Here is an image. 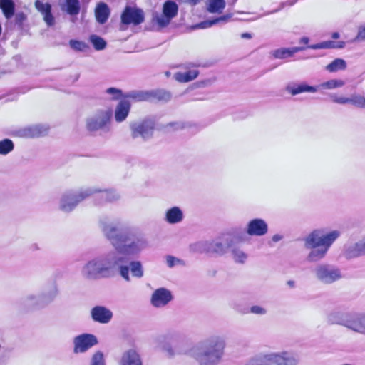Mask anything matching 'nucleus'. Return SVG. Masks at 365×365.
Returning a JSON list of instances; mask_svg holds the SVG:
<instances>
[{"instance_id": "24", "label": "nucleus", "mask_w": 365, "mask_h": 365, "mask_svg": "<svg viewBox=\"0 0 365 365\" xmlns=\"http://www.w3.org/2000/svg\"><path fill=\"white\" fill-rule=\"evenodd\" d=\"M120 365H143V361L138 351L131 349L123 353Z\"/></svg>"}, {"instance_id": "41", "label": "nucleus", "mask_w": 365, "mask_h": 365, "mask_svg": "<svg viewBox=\"0 0 365 365\" xmlns=\"http://www.w3.org/2000/svg\"><path fill=\"white\" fill-rule=\"evenodd\" d=\"M232 17V14H225L212 20L205 21L200 24L201 28L212 26L220 22H227Z\"/></svg>"}, {"instance_id": "46", "label": "nucleus", "mask_w": 365, "mask_h": 365, "mask_svg": "<svg viewBox=\"0 0 365 365\" xmlns=\"http://www.w3.org/2000/svg\"><path fill=\"white\" fill-rule=\"evenodd\" d=\"M272 56L275 58L284 59L291 57L289 48H282L272 51Z\"/></svg>"}, {"instance_id": "60", "label": "nucleus", "mask_w": 365, "mask_h": 365, "mask_svg": "<svg viewBox=\"0 0 365 365\" xmlns=\"http://www.w3.org/2000/svg\"><path fill=\"white\" fill-rule=\"evenodd\" d=\"M282 239V236L279 234L274 235L272 237V241L274 242H279Z\"/></svg>"}, {"instance_id": "15", "label": "nucleus", "mask_w": 365, "mask_h": 365, "mask_svg": "<svg viewBox=\"0 0 365 365\" xmlns=\"http://www.w3.org/2000/svg\"><path fill=\"white\" fill-rule=\"evenodd\" d=\"M246 232L250 236H263L268 232V225L263 219L255 218L247 223Z\"/></svg>"}, {"instance_id": "37", "label": "nucleus", "mask_w": 365, "mask_h": 365, "mask_svg": "<svg viewBox=\"0 0 365 365\" xmlns=\"http://www.w3.org/2000/svg\"><path fill=\"white\" fill-rule=\"evenodd\" d=\"M225 0H208L207 10L210 13H218L222 12L225 7Z\"/></svg>"}, {"instance_id": "11", "label": "nucleus", "mask_w": 365, "mask_h": 365, "mask_svg": "<svg viewBox=\"0 0 365 365\" xmlns=\"http://www.w3.org/2000/svg\"><path fill=\"white\" fill-rule=\"evenodd\" d=\"M178 11V6L175 1H166L163 6V14L158 15L156 14L153 17L157 24L161 27L167 26L170 21L177 16Z\"/></svg>"}, {"instance_id": "40", "label": "nucleus", "mask_w": 365, "mask_h": 365, "mask_svg": "<svg viewBox=\"0 0 365 365\" xmlns=\"http://www.w3.org/2000/svg\"><path fill=\"white\" fill-rule=\"evenodd\" d=\"M235 309L241 312V313H248V312H251L252 314H259V315H264L267 313V310L266 309H264V307H260V306H258V305H255V306H252L250 310L247 309V308H245V309H241L240 307H238L237 306H235Z\"/></svg>"}, {"instance_id": "57", "label": "nucleus", "mask_w": 365, "mask_h": 365, "mask_svg": "<svg viewBox=\"0 0 365 365\" xmlns=\"http://www.w3.org/2000/svg\"><path fill=\"white\" fill-rule=\"evenodd\" d=\"M288 48L289 50V53H290L291 56H292L294 53H296L297 52L302 51L306 49V48L303 47V46H295V47Z\"/></svg>"}, {"instance_id": "27", "label": "nucleus", "mask_w": 365, "mask_h": 365, "mask_svg": "<svg viewBox=\"0 0 365 365\" xmlns=\"http://www.w3.org/2000/svg\"><path fill=\"white\" fill-rule=\"evenodd\" d=\"M95 16L96 21L99 24H105L110 16V9L108 6L104 2L98 4L95 9Z\"/></svg>"}, {"instance_id": "59", "label": "nucleus", "mask_w": 365, "mask_h": 365, "mask_svg": "<svg viewBox=\"0 0 365 365\" xmlns=\"http://www.w3.org/2000/svg\"><path fill=\"white\" fill-rule=\"evenodd\" d=\"M9 360V357L5 354H1L0 356V365H6Z\"/></svg>"}, {"instance_id": "26", "label": "nucleus", "mask_w": 365, "mask_h": 365, "mask_svg": "<svg viewBox=\"0 0 365 365\" xmlns=\"http://www.w3.org/2000/svg\"><path fill=\"white\" fill-rule=\"evenodd\" d=\"M349 329L355 332L365 334V314L354 313Z\"/></svg>"}, {"instance_id": "16", "label": "nucleus", "mask_w": 365, "mask_h": 365, "mask_svg": "<svg viewBox=\"0 0 365 365\" xmlns=\"http://www.w3.org/2000/svg\"><path fill=\"white\" fill-rule=\"evenodd\" d=\"M173 299L171 292L165 288L157 289L152 294L151 304L155 307H163Z\"/></svg>"}, {"instance_id": "14", "label": "nucleus", "mask_w": 365, "mask_h": 365, "mask_svg": "<svg viewBox=\"0 0 365 365\" xmlns=\"http://www.w3.org/2000/svg\"><path fill=\"white\" fill-rule=\"evenodd\" d=\"M75 353H83L98 344L97 338L91 334H82L73 339Z\"/></svg>"}, {"instance_id": "13", "label": "nucleus", "mask_w": 365, "mask_h": 365, "mask_svg": "<svg viewBox=\"0 0 365 365\" xmlns=\"http://www.w3.org/2000/svg\"><path fill=\"white\" fill-rule=\"evenodd\" d=\"M233 243V237L230 233H225L218 238L210 241V254H224Z\"/></svg>"}, {"instance_id": "17", "label": "nucleus", "mask_w": 365, "mask_h": 365, "mask_svg": "<svg viewBox=\"0 0 365 365\" xmlns=\"http://www.w3.org/2000/svg\"><path fill=\"white\" fill-rule=\"evenodd\" d=\"M353 314L352 312L333 311L328 314L327 321L329 324H339L349 329Z\"/></svg>"}, {"instance_id": "53", "label": "nucleus", "mask_w": 365, "mask_h": 365, "mask_svg": "<svg viewBox=\"0 0 365 365\" xmlns=\"http://www.w3.org/2000/svg\"><path fill=\"white\" fill-rule=\"evenodd\" d=\"M43 19L48 26H52L54 24V17L51 13V9L47 11V13L43 14Z\"/></svg>"}, {"instance_id": "51", "label": "nucleus", "mask_w": 365, "mask_h": 365, "mask_svg": "<svg viewBox=\"0 0 365 365\" xmlns=\"http://www.w3.org/2000/svg\"><path fill=\"white\" fill-rule=\"evenodd\" d=\"M91 365H106L102 352L97 351L93 354Z\"/></svg>"}, {"instance_id": "20", "label": "nucleus", "mask_w": 365, "mask_h": 365, "mask_svg": "<svg viewBox=\"0 0 365 365\" xmlns=\"http://www.w3.org/2000/svg\"><path fill=\"white\" fill-rule=\"evenodd\" d=\"M94 192L91 195H95L96 200H98L96 202L97 205H101L104 202H111L118 200L120 197L119 195L113 190H98L96 188H91Z\"/></svg>"}, {"instance_id": "8", "label": "nucleus", "mask_w": 365, "mask_h": 365, "mask_svg": "<svg viewBox=\"0 0 365 365\" xmlns=\"http://www.w3.org/2000/svg\"><path fill=\"white\" fill-rule=\"evenodd\" d=\"M113 112L111 110H100L87 119L86 127L89 131L107 130L110 124Z\"/></svg>"}, {"instance_id": "50", "label": "nucleus", "mask_w": 365, "mask_h": 365, "mask_svg": "<svg viewBox=\"0 0 365 365\" xmlns=\"http://www.w3.org/2000/svg\"><path fill=\"white\" fill-rule=\"evenodd\" d=\"M106 93L107 94L111 95L113 100H118L124 96L123 91L120 89L113 87L106 89Z\"/></svg>"}, {"instance_id": "36", "label": "nucleus", "mask_w": 365, "mask_h": 365, "mask_svg": "<svg viewBox=\"0 0 365 365\" xmlns=\"http://www.w3.org/2000/svg\"><path fill=\"white\" fill-rule=\"evenodd\" d=\"M190 250L195 253H210V241H199L190 245Z\"/></svg>"}, {"instance_id": "4", "label": "nucleus", "mask_w": 365, "mask_h": 365, "mask_svg": "<svg viewBox=\"0 0 365 365\" xmlns=\"http://www.w3.org/2000/svg\"><path fill=\"white\" fill-rule=\"evenodd\" d=\"M339 235L337 230L326 232L323 229H316L311 232L303 240L304 247L312 250L307 255V260L315 262L322 259Z\"/></svg>"}, {"instance_id": "56", "label": "nucleus", "mask_w": 365, "mask_h": 365, "mask_svg": "<svg viewBox=\"0 0 365 365\" xmlns=\"http://www.w3.org/2000/svg\"><path fill=\"white\" fill-rule=\"evenodd\" d=\"M297 1L298 0H288L287 1L282 2L279 5V9H277L275 11H278L282 9L283 8H284L285 6H292L294 5Z\"/></svg>"}, {"instance_id": "58", "label": "nucleus", "mask_w": 365, "mask_h": 365, "mask_svg": "<svg viewBox=\"0 0 365 365\" xmlns=\"http://www.w3.org/2000/svg\"><path fill=\"white\" fill-rule=\"evenodd\" d=\"M166 127L172 128L174 130H177V129L183 128V126L180 123H170L168 124Z\"/></svg>"}, {"instance_id": "38", "label": "nucleus", "mask_w": 365, "mask_h": 365, "mask_svg": "<svg viewBox=\"0 0 365 365\" xmlns=\"http://www.w3.org/2000/svg\"><path fill=\"white\" fill-rule=\"evenodd\" d=\"M346 68V62L341 58H336L326 66V69L329 72H336Z\"/></svg>"}, {"instance_id": "3", "label": "nucleus", "mask_w": 365, "mask_h": 365, "mask_svg": "<svg viewBox=\"0 0 365 365\" xmlns=\"http://www.w3.org/2000/svg\"><path fill=\"white\" fill-rule=\"evenodd\" d=\"M225 348V339L214 335L195 347L192 356L198 365H218L224 356Z\"/></svg>"}, {"instance_id": "63", "label": "nucleus", "mask_w": 365, "mask_h": 365, "mask_svg": "<svg viewBox=\"0 0 365 365\" xmlns=\"http://www.w3.org/2000/svg\"><path fill=\"white\" fill-rule=\"evenodd\" d=\"M340 36L338 32H334L332 34H331V37L332 38L334 39H337L339 38Z\"/></svg>"}, {"instance_id": "35", "label": "nucleus", "mask_w": 365, "mask_h": 365, "mask_svg": "<svg viewBox=\"0 0 365 365\" xmlns=\"http://www.w3.org/2000/svg\"><path fill=\"white\" fill-rule=\"evenodd\" d=\"M123 98L135 101H149L148 91H131L124 93Z\"/></svg>"}, {"instance_id": "9", "label": "nucleus", "mask_w": 365, "mask_h": 365, "mask_svg": "<svg viewBox=\"0 0 365 365\" xmlns=\"http://www.w3.org/2000/svg\"><path fill=\"white\" fill-rule=\"evenodd\" d=\"M161 349L170 358L176 355L185 354L187 352V344L183 340H178L176 337L168 336L164 337L161 342Z\"/></svg>"}, {"instance_id": "31", "label": "nucleus", "mask_w": 365, "mask_h": 365, "mask_svg": "<svg viewBox=\"0 0 365 365\" xmlns=\"http://www.w3.org/2000/svg\"><path fill=\"white\" fill-rule=\"evenodd\" d=\"M58 294V289L56 284H53L49 289L39 294L43 307L52 302Z\"/></svg>"}, {"instance_id": "2", "label": "nucleus", "mask_w": 365, "mask_h": 365, "mask_svg": "<svg viewBox=\"0 0 365 365\" xmlns=\"http://www.w3.org/2000/svg\"><path fill=\"white\" fill-rule=\"evenodd\" d=\"M128 259L113 250L88 260L81 269L83 277L88 280H98L113 276V269L117 267L120 275L126 282H130L128 269L125 264Z\"/></svg>"}, {"instance_id": "44", "label": "nucleus", "mask_w": 365, "mask_h": 365, "mask_svg": "<svg viewBox=\"0 0 365 365\" xmlns=\"http://www.w3.org/2000/svg\"><path fill=\"white\" fill-rule=\"evenodd\" d=\"M69 45L71 48L77 51H86L89 48L86 43L77 40H71Z\"/></svg>"}, {"instance_id": "21", "label": "nucleus", "mask_w": 365, "mask_h": 365, "mask_svg": "<svg viewBox=\"0 0 365 365\" xmlns=\"http://www.w3.org/2000/svg\"><path fill=\"white\" fill-rule=\"evenodd\" d=\"M344 255L347 259L365 255V240L346 245L344 248Z\"/></svg>"}, {"instance_id": "54", "label": "nucleus", "mask_w": 365, "mask_h": 365, "mask_svg": "<svg viewBox=\"0 0 365 365\" xmlns=\"http://www.w3.org/2000/svg\"><path fill=\"white\" fill-rule=\"evenodd\" d=\"M356 41H365V26L359 28L358 34L356 36Z\"/></svg>"}, {"instance_id": "18", "label": "nucleus", "mask_w": 365, "mask_h": 365, "mask_svg": "<svg viewBox=\"0 0 365 365\" xmlns=\"http://www.w3.org/2000/svg\"><path fill=\"white\" fill-rule=\"evenodd\" d=\"M91 314L94 322L101 324L108 323L113 317V312L109 309L103 306L94 307L91 311Z\"/></svg>"}, {"instance_id": "7", "label": "nucleus", "mask_w": 365, "mask_h": 365, "mask_svg": "<svg viewBox=\"0 0 365 365\" xmlns=\"http://www.w3.org/2000/svg\"><path fill=\"white\" fill-rule=\"evenodd\" d=\"M313 273L315 278L324 284H333L343 277L339 268L327 263L317 264L313 269Z\"/></svg>"}, {"instance_id": "39", "label": "nucleus", "mask_w": 365, "mask_h": 365, "mask_svg": "<svg viewBox=\"0 0 365 365\" xmlns=\"http://www.w3.org/2000/svg\"><path fill=\"white\" fill-rule=\"evenodd\" d=\"M14 148L13 141L9 138L0 141V155H6L11 153Z\"/></svg>"}, {"instance_id": "25", "label": "nucleus", "mask_w": 365, "mask_h": 365, "mask_svg": "<svg viewBox=\"0 0 365 365\" xmlns=\"http://www.w3.org/2000/svg\"><path fill=\"white\" fill-rule=\"evenodd\" d=\"M165 219L169 224H178L183 220L184 214L179 207L175 206L166 211Z\"/></svg>"}, {"instance_id": "45", "label": "nucleus", "mask_w": 365, "mask_h": 365, "mask_svg": "<svg viewBox=\"0 0 365 365\" xmlns=\"http://www.w3.org/2000/svg\"><path fill=\"white\" fill-rule=\"evenodd\" d=\"M27 20V16L24 12H18L15 14V24L21 30L24 29V22Z\"/></svg>"}, {"instance_id": "30", "label": "nucleus", "mask_w": 365, "mask_h": 365, "mask_svg": "<svg viewBox=\"0 0 365 365\" xmlns=\"http://www.w3.org/2000/svg\"><path fill=\"white\" fill-rule=\"evenodd\" d=\"M345 46L344 41H326L319 43L309 45L307 46L312 49H328V48H343Z\"/></svg>"}, {"instance_id": "34", "label": "nucleus", "mask_w": 365, "mask_h": 365, "mask_svg": "<svg viewBox=\"0 0 365 365\" xmlns=\"http://www.w3.org/2000/svg\"><path fill=\"white\" fill-rule=\"evenodd\" d=\"M199 71L196 69L190 70L186 72H177L174 78L179 82H189L197 77Z\"/></svg>"}, {"instance_id": "61", "label": "nucleus", "mask_w": 365, "mask_h": 365, "mask_svg": "<svg viewBox=\"0 0 365 365\" xmlns=\"http://www.w3.org/2000/svg\"><path fill=\"white\" fill-rule=\"evenodd\" d=\"M309 42V38L308 37H302V38H300L299 40V43H303V44H308V43Z\"/></svg>"}, {"instance_id": "42", "label": "nucleus", "mask_w": 365, "mask_h": 365, "mask_svg": "<svg viewBox=\"0 0 365 365\" xmlns=\"http://www.w3.org/2000/svg\"><path fill=\"white\" fill-rule=\"evenodd\" d=\"M89 39L91 43L93 44L94 48L97 51L103 50L106 46V41L103 38L97 35H91Z\"/></svg>"}, {"instance_id": "48", "label": "nucleus", "mask_w": 365, "mask_h": 365, "mask_svg": "<svg viewBox=\"0 0 365 365\" xmlns=\"http://www.w3.org/2000/svg\"><path fill=\"white\" fill-rule=\"evenodd\" d=\"M36 9L43 15L47 13V11L51 9V5L49 3L43 4L40 0H36L34 3Z\"/></svg>"}, {"instance_id": "5", "label": "nucleus", "mask_w": 365, "mask_h": 365, "mask_svg": "<svg viewBox=\"0 0 365 365\" xmlns=\"http://www.w3.org/2000/svg\"><path fill=\"white\" fill-rule=\"evenodd\" d=\"M297 356L287 351L259 353L251 357L245 365H297Z\"/></svg>"}, {"instance_id": "49", "label": "nucleus", "mask_w": 365, "mask_h": 365, "mask_svg": "<svg viewBox=\"0 0 365 365\" xmlns=\"http://www.w3.org/2000/svg\"><path fill=\"white\" fill-rule=\"evenodd\" d=\"M233 257L235 260L237 262L244 263L246 260L247 255L240 249H234L232 250Z\"/></svg>"}, {"instance_id": "32", "label": "nucleus", "mask_w": 365, "mask_h": 365, "mask_svg": "<svg viewBox=\"0 0 365 365\" xmlns=\"http://www.w3.org/2000/svg\"><path fill=\"white\" fill-rule=\"evenodd\" d=\"M0 9L7 19L14 15L15 4L13 0H0Z\"/></svg>"}, {"instance_id": "23", "label": "nucleus", "mask_w": 365, "mask_h": 365, "mask_svg": "<svg viewBox=\"0 0 365 365\" xmlns=\"http://www.w3.org/2000/svg\"><path fill=\"white\" fill-rule=\"evenodd\" d=\"M319 88V86H309L305 83H297L292 82L286 86V91L292 96H296L304 92L315 93Z\"/></svg>"}, {"instance_id": "52", "label": "nucleus", "mask_w": 365, "mask_h": 365, "mask_svg": "<svg viewBox=\"0 0 365 365\" xmlns=\"http://www.w3.org/2000/svg\"><path fill=\"white\" fill-rule=\"evenodd\" d=\"M331 100L333 102L339 103V104H346V103H350L351 102V97L346 98V97H342V96H337L335 95L331 96Z\"/></svg>"}, {"instance_id": "12", "label": "nucleus", "mask_w": 365, "mask_h": 365, "mask_svg": "<svg viewBox=\"0 0 365 365\" xmlns=\"http://www.w3.org/2000/svg\"><path fill=\"white\" fill-rule=\"evenodd\" d=\"M145 21L144 12L141 9L127 6L121 14V24L138 26Z\"/></svg>"}, {"instance_id": "33", "label": "nucleus", "mask_w": 365, "mask_h": 365, "mask_svg": "<svg viewBox=\"0 0 365 365\" xmlns=\"http://www.w3.org/2000/svg\"><path fill=\"white\" fill-rule=\"evenodd\" d=\"M171 95L169 92L165 90H151L148 91V99L149 101L155 100L168 101L170 99Z\"/></svg>"}, {"instance_id": "19", "label": "nucleus", "mask_w": 365, "mask_h": 365, "mask_svg": "<svg viewBox=\"0 0 365 365\" xmlns=\"http://www.w3.org/2000/svg\"><path fill=\"white\" fill-rule=\"evenodd\" d=\"M19 307L25 310H31L36 309L43 308L39 294H30L22 298L19 301Z\"/></svg>"}, {"instance_id": "43", "label": "nucleus", "mask_w": 365, "mask_h": 365, "mask_svg": "<svg viewBox=\"0 0 365 365\" xmlns=\"http://www.w3.org/2000/svg\"><path fill=\"white\" fill-rule=\"evenodd\" d=\"M344 85V82L342 80L337 79H331L327 81L326 82L322 83L319 85V87H322L325 89H334L339 87H342Z\"/></svg>"}, {"instance_id": "6", "label": "nucleus", "mask_w": 365, "mask_h": 365, "mask_svg": "<svg viewBox=\"0 0 365 365\" xmlns=\"http://www.w3.org/2000/svg\"><path fill=\"white\" fill-rule=\"evenodd\" d=\"M94 192L91 187L81 189L78 191H68L63 193L60 200V210L70 212L74 210L79 202L91 196Z\"/></svg>"}, {"instance_id": "47", "label": "nucleus", "mask_w": 365, "mask_h": 365, "mask_svg": "<svg viewBox=\"0 0 365 365\" xmlns=\"http://www.w3.org/2000/svg\"><path fill=\"white\" fill-rule=\"evenodd\" d=\"M350 103L356 107L365 108V98L360 95H353L351 96Z\"/></svg>"}, {"instance_id": "29", "label": "nucleus", "mask_w": 365, "mask_h": 365, "mask_svg": "<svg viewBox=\"0 0 365 365\" xmlns=\"http://www.w3.org/2000/svg\"><path fill=\"white\" fill-rule=\"evenodd\" d=\"M61 9L69 15L76 16L79 14L81 10L80 1L65 0V3L61 5Z\"/></svg>"}, {"instance_id": "10", "label": "nucleus", "mask_w": 365, "mask_h": 365, "mask_svg": "<svg viewBox=\"0 0 365 365\" xmlns=\"http://www.w3.org/2000/svg\"><path fill=\"white\" fill-rule=\"evenodd\" d=\"M155 128V121L150 118H146L138 123L130 124L131 135L133 138L141 137L147 140L152 137Z\"/></svg>"}, {"instance_id": "64", "label": "nucleus", "mask_w": 365, "mask_h": 365, "mask_svg": "<svg viewBox=\"0 0 365 365\" xmlns=\"http://www.w3.org/2000/svg\"><path fill=\"white\" fill-rule=\"evenodd\" d=\"M287 284L289 287H293L294 286V282L292 281V280H289V281L287 282Z\"/></svg>"}, {"instance_id": "1", "label": "nucleus", "mask_w": 365, "mask_h": 365, "mask_svg": "<svg viewBox=\"0 0 365 365\" xmlns=\"http://www.w3.org/2000/svg\"><path fill=\"white\" fill-rule=\"evenodd\" d=\"M100 225L104 236L115 249L113 252L120 253L128 259L125 265L128 272L130 270L134 277H143L144 271L141 262L132 260V257L147 248L146 239L141 234L107 218L101 220Z\"/></svg>"}, {"instance_id": "28", "label": "nucleus", "mask_w": 365, "mask_h": 365, "mask_svg": "<svg viewBox=\"0 0 365 365\" xmlns=\"http://www.w3.org/2000/svg\"><path fill=\"white\" fill-rule=\"evenodd\" d=\"M48 128L43 125H35L24 129V136L27 138H36L45 135Z\"/></svg>"}, {"instance_id": "22", "label": "nucleus", "mask_w": 365, "mask_h": 365, "mask_svg": "<svg viewBox=\"0 0 365 365\" xmlns=\"http://www.w3.org/2000/svg\"><path fill=\"white\" fill-rule=\"evenodd\" d=\"M131 104L128 100H121L117 104L115 112L114 118L117 123L125 121L130 111Z\"/></svg>"}, {"instance_id": "62", "label": "nucleus", "mask_w": 365, "mask_h": 365, "mask_svg": "<svg viewBox=\"0 0 365 365\" xmlns=\"http://www.w3.org/2000/svg\"><path fill=\"white\" fill-rule=\"evenodd\" d=\"M241 37L242 38L250 39L252 38V34H250V33H243V34H241Z\"/></svg>"}, {"instance_id": "55", "label": "nucleus", "mask_w": 365, "mask_h": 365, "mask_svg": "<svg viewBox=\"0 0 365 365\" xmlns=\"http://www.w3.org/2000/svg\"><path fill=\"white\" fill-rule=\"evenodd\" d=\"M166 262L169 267H173L175 265L176 262H180V259L169 255L166 258Z\"/></svg>"}]
</instances>
